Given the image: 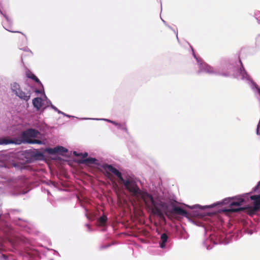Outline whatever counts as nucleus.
<instances>
[{
  "instance_id": "f257e3e1",
  "label": "nucleus",
  "mask_w": 260,
  "mask_h": 260,
  "mask_svg": "<svg viewBox=\"0 0 260 260\" xmlns=\"http://www.w3.org/2000/svg\"><path fill=\"white\" fill-rule=\"evenodd\" d=\"M103 169L109 178H111L112 175L116 176L119 179V183H122L125 188L129 191L132 195L137 199H142L146 205L152 209L156 208L157 205H160L161 202L160 199L153 194V196L148 192L141 191L137 186L136 182L132 179H124L121 173L111 165H105Z\"/></svg>"
},
{
  "instance_id": "f03ea898",
  "label": "nucleus",
  "mask_w": 260,
  "mask_h": 260,
  "mask_svg": "<svg viewBox=\"0 0 260 260\" xmlns=\"http://www.w3.org/2000/svg\"><path fill=\"white\" fill-rule=\"evenodd\" d=\"M247 195V194H244L234 198L225 199L222 204L229 203V207L228 208H222L220 209L221 211L223 212H236L243 210L241 206L243 205L245 201L244 198Z\"/></svg>"
},
{
  "instance_id": "7ed1b4c3",
  "label": "nucleus",
  "mask_w": 260,
  "mask_h": 260,
  "mask_svg": "<svg viewBox=\"0 0 260 260\" xmlns=\"http://www.w3.org/2000/svg\"><path fill=\"white\" fill-rule=\"evenodd\" d=\"M12 91L21 100L26 102L29 100L31 94L30 87L23 90L20 85L16 82H13L10 85Z\"/></svg>"
},
{
  "instance_id": "20e7f679",
  "label": "nucleus",
  "mask_w": 260,
  "mask_h": 260,
  "mask_svg": "<svg viewBox=\"0 0 260 260\" xmlns=\"http://www.w3.org/2000/svg\"><path fill=\"white\" fill-rule=\"evenodd\" d=\"M39 134V132L34 129H28L23 132L21 134L22 141L24 143L29 144H45L43 141L39 140H32V138H36Z\"/></svg>"
},
{
  "instance_id": "39448f33",
  "label": "nucleus",
  "mask_w": 260,
  "mask_h": 260,
  "mask_svg": "<svg viewBox=\"0 0 260 260\" xmlns=\"http://www.w3.org/2000/svg\"><path fill=\"white\" fill-rule=\"evenodd\" d=\"M35 92L36 93H43L44 94L43 98H36L32 100L33 106L37 110H39L41 109L44 110L51 105V102L44 94L43 87L42 90L37 89L35 90Z\"/></svg>"
},
{
  "instance_id": "423d86ee",
  "label": "nucleus",
  "mask_w": 260,
  "mask_h": 260,
  "mask_svg": "<svg viewBox=\"0 0 260 260\" xmlns=\"http://www.w3.org/2000/svg\"><path fill=\"white\" fill-rule=\"evenodd\" d=\"M193 56L194 58L196 59L198 65L199 66V68L200 69V72H205L207 73L212 74L214 73L213 69L205 63V62H203L201 59H200L199 57H197L196 55L194 54V52H193Z\"/></svg>"
},
{
  "instance_id": "0eeeda50",
  "label": "nucleus",
  "mask_w": 260,
  "mask_h": 260,
  "mask_svg": "<svg viewBox=\"0 0 260 260\" xmlns=\"http://www.w3.org/2000/svg\"><path fill=\"white\" fill-rule=\"evenodd\" d=\"M67 151L68 150L66 148L62 146H57L54 148H48L47 149V151L51 154L56 153L63 154L64 153L67 152Z\"/></svg>"
},
{
  "instance_id": "6e6552de",
  "label": "nucleus",
  "mask_w": 260,
  "mask_h": 260,
  "mask_svg": "<svg viewBox=\"0 0 260 260\" xmlns=\"http://www.w3.org/2000/svg\"><path fill=\"white\" fill-rule=\"evenodd\" d=\"M250 199L254 201L253 211L255 212L257 211L260 207V195L251 196Z\"/></svg>"
},
{
  "instance_id": "1a4fd4ad",
  "label": "nucleus",
  "mask_w": 260,
  "mask_h": 260,
  "mask_svg": "<svg viewBox=\"0 0 260 260\" xmlns=\"http://www.w3.org/2000/svg\"><path fill=\"white\" fill-rule=\"evenodd\" d=\"M82 163L87 165H94L98 166L99 165V162L95 158L88 157L87 158L83 159L81 161Z\"/></svg>"
},
{
  "instance_id": "9d476101",
  "label": "nucleus",
  "mask_w": 260,
  "mask_h": 260,
  "mask_svg": "<svg viewBox=\"0 0 260 260\" xmlns=\"http://www.w3.org/2000/svg\"><path fill=\"white\" fill-rule=\"evenodd\" d=\"M168 240V236L166 234H162L160 236V240L159 242L160 247L161 248L166 247V243Z\"/></svg>"
},
{
  "instance_id": "9b49d317",
  "label": "nucleus",
  "mask_w": 260,
  "mask_h": 260,
  "mask_svg": "<svg viewBox=\"0 0 260 260\" xmlns=\"http://www.w3.org/2000/svg\"><path fill=\"white\" fill-rule=\"evenodd\" d=\"M26 75L27 77L29 78L33 79L34 81H35L36 82L38 83L41 87L43 88V85L40 82V81L39 80V79L31 72L29 71H27L26 73Z\"/></svg>"
},
{
  "instance_id": "f8f14e48",
  "label": "nucleus",
  "mask_w": 260,
  "mask_h": 260,
  "mask_svg": "<svg viewBox=\"0 0 260 260\" xmlns=\"http://www.w3.org/2000/svg\"><path fill=\"white\" fill-rule=\"evenodd\" d=\"M173 211L175 213H177L178 214H180L183 216L187 215V212L183 209L180 207H174L173 208Z\"/></svg>"
},
{
  "instance_id": "ddd939ff",
  "label": "nucleus",
  "mask_w": 260,
  "mask_h": 260,
  "mask_svg": "<svg viewBox=\"0 0 260 260\" xmlns=\"http://www.w3.org/2000/svg\"><path fill=\"white\" fill-rule=\"evenodd\" d=\"M13 143L14 142L13 141L5 138L0 139V145L8 144Z\"/></svg>"
},
{
  "instance_id": "4468645a",
  "label": "nucleus",
  "mask_w": 260,
  "mask_h": 260,
  "mask_svg": "<svg viewBox=\"0 0 260 260\" xmlns=\"http://www.w3.org/2000/svg\"><path fill=\"white\" fill-rule=\"evenodd\" d=\"M73 154L75 156H81L83 159L87 158L86 157L88 156V153L87 152L79 153L76 151H74Z\"/></svg>"
},
{
  "instance_id": "2eb2a0df",
  "label": "nucleus",
  "mask_w": 260,
  "mask_h": 260,
  "mask_svg": "<svg viewBox=\"0 0 260 260\" xmlns=\"http://www.w3.org/2000/svg\"><path fill=\"white\" fill-rule=\"evenodd\" d=\"M51 108L54 110H55V111H56L59 114H62L63 115H64V116H67V117H71L70 115H67L65 113H64L63 112L60 111V110H59L56 107H55L54 106H53L52 104L51 105H50Z\"/></svg>"
},
{
  "instance_id": "dca6fc26",
  "label": "nucleus",
  "mask_w": 260,
  "mask_h": 260,
  "mask_svg": "<svg viewBox=\"0 0 260 260\" xmlns=\"http://www.w3.org/2000/svg\"><path fill=\"white\" fill-rule=\"evenodd\" d=\"M114 124L115 125H116L117 127V128H118L119 129H121L125 131H127V128H126L125 125L124 124H122L120 123H117L116 122H115Z\"/></svg>"
},
{
  "instance_id": "f3484780",
  "label": "nucleus",
  "mask_w": 260,
  "mask_h": 260,
  "mask_svg": "<svg viewBox=\"0 0 260 260\" xmlns=\"http://www.w3.org/2000/svg\"><path fill=\"white\" fill-rule=\"evenodd\" d=\"M107 220V218L105 216H102L99 219V223L101 225H104Z\"/></svg>"
},
{
  "instance_id": "a211bd4d",
  "label": "nucleus",
  "mask_w": 260,
  "mask_h": 260,
  "mask_svg": "<svg viewBox=\"0 0 260 260\" xmlns=\"http://www.w3.org/2000/svg\"><path fill=\"white\" fill-rule=\"evenodd\" d=\"M81 119H92V120H104V121H108L109 122H110V121H111V120L108 119H105V118L100 119V118H81Z\"/></svg>"
},
{
  "instance_id": "6ab92c4d",
  "label": "nucleus",
  "mask_w": 260,
  "mask_h": 260,
  "mask_svg": "<svg viewBox=\"0 0 260 260\" xmlns=\"http://www.w3.org/2000/svg\"><path fill=\"white\" fill-rule=\"evenodd\" d=\"M191 209H193V208H197V207H199L200 208H202V207L201 206H200V205H194L192 207H189Z\"/></svg>"
},
{
  "instance_id": "aec40b11",
  "label": "nucleus",
  "mask_w": 260,
  "mask_h": 260,
  "mask_svg": "<svg viewBox=\"0 0 260 260\" xmlns=\"http://www.w3.org/2000/svg\"><path fill=\"white\" fill-rule=\"evenodd\" d=\"M4 16L5 17V18H6V20H7L8 22H9V21H10L9 18H8L6 15H4Z\"/></svg>"
},
{
  "instance_id": "412c9836",
  "label": "nucleus",
  "mask_w": 260,
  "mask_h": 260,
  "mask_svg": "<svg viewBox=\"0 0 260 260\" xmlns=\"http://www.w3.org/2000/svg\"><path fill=\"white\" fill-rule=\"evenodd\" d=\"M215 205H210V206H207V207H212L213 206H214Z\"/></svg>"
},
{
  "instance_id": "4be33fe9",
  "label": "nucleus",
  "mask_w": 260,
  "mask_h": 260,
  "mask_svg": "<svg viewBox=\"0 0 260 260\" xmlns=\"http://www.w3.org/2000/svg\"><path fill=\"white\" fill-rule=\"evenodd\" d=\"M115 122V121H112V120H111L110 121V123H112V124H114Z\"/></svg>"
},
{
  "instance_id": "5701e85b",
  "label": "nucleus",
  "mask_w": 260,
  "mask_h": 260,
  "mask_svg": "<svg viewBox=\"0 0 260 260\" xmlns=\"http://www.w3.org/2000/svg\"><path fill=\"white\" fill-rule=\"evenodd\" d=\"M259 185H260V182H259V183H258V185H257L256 187H258Z\"/></svg>"
},
{
  "instance_id": "b1692460",
  "label": "nucleus",
  "mask_w": 260,
  "mask_h": 260,
  "mask_svg": "<svg viewBox=\"0 0 260 260\" xmlns=\"http://www.w3.org/2000/svg\"><path fill=\"white\" fill-rule=\"evenodd\" d=\"M28 53H29L30 54H32L31 52V51H28Z\"/></svg>"
},
{
  "instance_id": "393cba45",
  "label": "nucleus",
  "mask_w": 260,
  "mask_h": 260,
  "mask_svg": "<svg viewBox=\"0 0 260 260\" xmlns=\"http://www.w3.org/2000/svg\"><path fill=\"white\" fill-rule=\"evenodd\" d=\"M0 12L2 14H3L2 12L1 11H0Z\"/></svg>"
}]
</instances>
